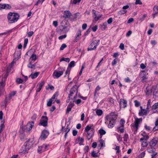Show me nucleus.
Instances as JSON below:
<instances>
[{"label":"nucleus","instance_id":"f257e3e1","mask_svg":"<svg viewBox=\"0 0 158 158\" xmlns=\"http://www.w3.org/2000/svg\"><path fill=\"white\" fill-rule=\"evenodd\" d=\"M34 143V142L33 139H28L25 143L24 146L22 148V152L24 153H27L30 149L32 148Z\"/></svg>","mask_w":158,"mask_h":158},{"label":"nucleus","instance_id":"f03ea898","mask_svg":"<svg viewBox=\"0 0 158 158\" xmlns=\"http://www.w3.org/2000/svg\"><path fill=\"white\" fill-rule=\"evenodd\" d=\"M93 124L87 125L85 129V131L87 132V139L89 140L93 136L95 132L94 129L92 128Z\"/></svg>","mask_w":158,"mask_h":158},{"label":"nucleus","instance_id":"7ed1b4c3","mask_svg":"<svg viewBox=\"0 0 158 158\" xmlns=\"http://www.w3.org/2000/svg\"><path fill=\"white\" fill-rule=\"evenodd\" d=\"M19 15L17 14L10 12L8 15L7 18L10 23H14L17 21Z\"/></svg>","mask_w":158,"mask_h":158},{"label":"nucleus","instance_id":"20e7f679","mask_svg":"<svg viewBox=\"0 0 158 158\" xmlns=\"http://www.w3.org/2000/svg\"><path fill=\"white\" fill-rule=\"evenodd\" d=\"M99 40H95L93 41L89 45L88 48V51L95 50L97 47L99 45Z\"/></svg>","mask_w":158,"mask_h":158},{"label":"nucleus","instance_id":"39448f33","mask_svg":"<svg viewBox=\"0 0 158 158\" xmlns=\"http://www.w3.org/2000/svg\"><path fill=\"white\" fill-rule=\"evenodd\" d=\"M48 120V119L47 117L42 116L40 120L39 125H42L44 127L47 126Z\"/></svg>","mask_w":158,"mask_h":158},{"label":"nucleus","instance_id":"423d86ee","mask_svg":"<svg viewBox=\"0 0 158 158\" xmlns=\"http://www.w3.org/2000/svg\"><path fill=\"white\" fill-rule=\"evenodd\" d=\"M107 120L109 121H113L115 122L117 119V116L115 114V113L112 112L109 114L107 115L106 117Z\"/></svg>","mask_w":158,"mask_h":158},{"label":"nucleus","instance_id":"0eeeda50","mask_svg":"<svg viewBox=\"0 0 158 158\" xmlns=\"http://www.w3.org/2000/svg\"><path fill=\"white\" fill-rule=\"evenodd\" d=\"M77 86L76 85H74L72 88H71L70 90V94H69V96L68 97L69 98V99H70V96H72L73 94L74 93H76V94L77 95Z\"/></svg>","mask_w":158,"mask_h":158},{"label":"nucleus","instance_id":"6e6552de","mask_svg":"<svg viewBox=\"0 0 158 158\" xmlns=\"http://www.w3.org/2000/svg\"><path fill=\"white\" fill-rule=\"evenodd\" d=\"M64 73V70L58 71L56 70L54 71L53 74V76L55 77L56 78H58L61 76Z\"/></svg>","mask_w":158,"mask_h":158},{"label":"nucleus","instance_id":"1a4fd4ad","mask_svg":"<svg viewBox=\"0 0 158 158\" xmlns=\"http://www.w3.org/2000/svg\"><path fill=\"white\" fill-rule=\"evenodd\" d=\"M142 118H135V120L134 122V124L133 125V127L135 128L136 130H137L138 128L139 125V123L142 122Z\"/></svg>","mask_w":158,"mask_h":158},{"label":"nucleus","instance_id":"9d476101","mask_svg":"<svg viewBox=\"0 0 158 158\" xmlns=\"http://www.w3.org/2000/svg\"><path fill=\"white\" fill-rule=\"evenodd\" d=\"M34 125V122L33 121L29 122L26 126V130L28 131L31 130Z\"/></svg>","mask_w":158,"mask_h":158},{"label":"nucleus","instance_id":"9b49d317","mask_svg":"<svg viewBox=\"0 0 158 158\" xmlns=\"http://www.w3.org/2000/svg\"><path fill=\"white\" fill-rule=\"evenodd\" d=\"M5 85L4 81H1L0 82V95L2 94L5 91Z\"/></svg>","mask_w":158,"mask_h":158},{"label":"nucleus","instance_id":"f8f14e48","mask_svg":"<svg viewBox=\"0 0 158 158\" xmlns=\"http://www.w3.org/2000/svg\"><path fill=\"white\" fill-rule=\"evenodd\" d=\"M158 142L157 138H153L149 143L150 146L151 147H155Z\"/></svg>","mask_w":158,"mask_h":158},{"label":"nucleus","instance_id":"ddd939ff","mask_svg":"<svg viewBox=\"0 0 158 158\" xmlns=\"http://www.w3.org/2000/svg\"><path fill=\"white\" fill-rule=\"evenodd\" d=\"M48 135V131L47 130H44L41 132L40 138L41 139L46 138Z\"/></svg>","mask_w":158,"mask_h":158},{"label":"nucleus","instance_id":"4468645a","mask_svg":"<svg viewBox=\"0 0 158 158\" xmlns=\"http://www.w3.org/2000/svg\"><path fill=\"white\" fill-rule=\"evenodd\" d=\"M119 105L121 107L122 106L123 108L126 107L127 106V101L123 99H120Z\"/></svg>","mask_w":158,"mask_h":158},{"label":"nucleus","instance_id":"2eb2a0df","mask_svg":"<svg viewBox=\"0 0 158 158\" xmlns=\"http://www.w3.org/2000/svg\"><path fill=\"white\" fill-rule=\"evenodd\" d=\"M72 14L69 10H65L64 12V14L63 17L65 19L69 18L71 16Z\"/></svg>","mask_w":158,"mask_h":158},{"label":"nucleus","instance_id":"dca6fc26","mask_svg":"<svg viewBox=\"0 0 158 158\" xmlns=\"http://www.w3.org/2000/svg\"><path fill=\"white\" fill-rule=\"evenodd\" d=\"M158 130V118L156 119L155 122V126L153 129V130L155 131Z\"/></svg>","mask_w":158,"mask_h":158},{"label":"nucleus","instance_id":"f3484780","mask_svg":"<svg viewBox=\"0 0 158 158\" xmlns=\"http://www.w3.org/2000/svg\"><path fill=\"white\" fill-rule=\"evenodd\" d=\"M39 74V72H36L33 74L32 73L29 76V77H31L32 79H34Z\"/></svg>","mask_w":158,"mask_h":158},{"label":"nucleus","instance_id":"a211bd4d","mask_svg":"<svg viewBox=\"0 0 158 158\" xmlns=\"http://www.w3.org/2000/svg\"><path fill=\"white\" fill-rule=\"evenodd\" d=\"M109 122L108 125V127L109 128H111L114 127L115 125V122L113 121H109Z\"/></svg>","mask_w":158,"mask_h":158},{"label":"nucleus","instance_id":"6ab92c4d","mask_svg":"<svg viewBox=\"0 0 158 158\" xmlns=\"http://www.w3.org/2000/svg\"><path fill=\"white\" fill-rule=\"evenodd\" d=\"M107 23L105 22L102 24H100V28L102 30H104L107 27Z\"/></svg>","mask_w":158,"mask_h":158},{"label":"nucleus","instance_id":"aec40b11","mask_svg":"<svg viewBox=\"0 0 158 158\" xmlns=\"http://www.w3.org/2000/svg\"><path fill=\"white\" fill-rule=\"evenodd\" d=\"M77 98V96H74L73 98V102H75L77 104H78L81 102V99H79L76 101H75Z\"/></svg>","mask_w":158,"mask_h":158},{"label":"nucleus","instance_id":"412c9836","mask_svg":"<svg viewBox=\"0 0 158 158\" xmlns=\"http://www.w3.org/2000/svg\"><path fill=\"white\" fill-rule=\"evenodd\" d=\"M127 12V10H122L118 11V14L119 15H121L126 13Z\"/></svg>","mask_w":158,"mask_h":158},{"label":"nucleus","instance_id":"4be33fe9","mask_svg":"<svg viewBox=\"0 0 158 158\" xmlns=\"http://www.w3.org/2000/svg\"><path fill=\"white\" fill-rule=\"evenodd\" d=\"M14 62L13 61L11 62L10 64L8 66L7 68V72L9 73L10 70L11 68L12 67L13 64H14Z\"/></svg>","mask_w":158,"mask_h":158},{"label":"nucleus","instance_id":"5701e85b","mask_svg":"<svg viewBox=\"0 0 158 158\" xmlns=\"http://www.w3.org/2000/svg\"><path fill=\"white\" fill-rule=\"evenodd\" d=\"M96 114L98 116H101L103 113L102 110L100 109H97L96 111Z\"/></svg>","mask_w":158,"mask_h":158},{"label":"nucleus","instance_id":"b1692460","mask_svg":"<svg viewBox=\"0 0 158 158\" xmlns=\"http://www.w3.org/2000/svg\"><path fill=\"white\" fill-rule=\"evenodd\" d=\"M37 151L38 152L40 153L44 152V146H43V145L39 147Z\"/></svg>","mask_w":158,"mask_h":158},{"label":"nucleus","instance_id":"393cba45","mask_svg":"<svg viewBox=\"0 0 158 158\" xmlns=\"http://www.w3.org/2000/svg\"><path fill=\"white\" fill-rule=\"evenodd\" d=\"M36 66V64H32L31 62H30L27 65V67L30 68L34 69Z\"/></svg>","mask_w":158,"mask_h":158},{"label":"nucleus","instance_id":"a878e982","mask_svg":"<svg viewBox=\"0 0 158 158\" xmlns=\"http://www.w3.org/2000/svg\"><path fill=\"white\" fill-rule=\"evenodd\" d=\"M155 150V148L153 147H151L148 149L147 151L149 153H152Z\"/></svg>","mask_w":158,"mask_h":158},{"label":"nucleus","instance_id":"bb28decb","mask_svg":"<svg viewBox=\"0 0 158 158\" xmlns=\"http://www.w3.org/2000/svg\"><path fill=\"white\" fill-rule=\"evenodd\" d=\"M75 61H71L69 64L68 67L71 68L72 67L75 66Z\"/></svg>","mask_w":158,"mask_h":158},{"label":"nucleus","instance_id":"cd10ccee","mask_svg":"<svg viewBox=\"0 0 158 158\" xmlns=\"http://www.w3.org/2000/svg\"><path fill=\"white\" fill-rule=\"evenodd\" d=\"M158 108V102L156 103L154 105H152V110H155Z\"/></svg>","mask_w":158,"mask_h":158},{"label":"nucleus","instance_id":"c85d7f7f","mask_svg":"<svg viewBox=\"0 0 158 158\" xmlns=\"http://www.w3.org/2000/svg\"><path fill=\"white\" fill-rule=\"evenodd\" d=\"M4 9L6 10L10 9L11 8V6L10 5L8 4H4Z\"/></svg>","mask_w":158,"mask_h":158},{"label":"nucleus","instance_id":"c756f323","mask_svg":"<svg viewBox=\"0 0 158 158\" xmlns=\"http://www.w3.org/2000/svg\"><path fill=\"white\" fill-rule=\"evenodd\" d=\"M146 94L149 95V94L152 92V90L150 89L148 87L145 90Z\"/></svg>","mask_w":158,"mask_h":158},{"label":"nucleus","instance_id":"7c9ffc66","mask_svg":"<svg viewBox=\"0 0 158 158\" xmlns=\"http://www.w3.org/2000/svg\"><path fill=\"white\" fill-rule=\"evenodd\" d=\"M123 127L120 126L119 127H117V129L118 130V131H119L121 133H123L124 131V129H123Z\"/></svg>","mask_w":158,"mask_h":158},{"label":"nucleus","instance_id":"2f4dec72","mask_svg":"<svg viewBox=\"0 0 158 158\" xmlns=\"http://www.w3.org/2000/svg\"><path fill=\"white\" fill-rule=\"evenodd\" d=\"M149 138V137L148 135H145L143 136V137L141 138L140 139V140L141 141H143V140H145V141L147 140Z\"/></svg>","mask_w":158,"mask_h":158},{"label":"nucleus","instance_id":"473e14b6","mask_svg":"<svg viewBox=\"0 0 158 158\" xmlns=\"http://www.w3.org/2000/svg\"><path fill=\"white\" fill-rule=\"evenodd\" d=\"M99 133L100 135H105L106 133V131L103 129H101L99 131Z\"/></svg>","mask_w":158,"mask_h":158},{"label":"nucleus","instance_id":"72a5a7b5","mask_svg":"<svg viewBox=\"0 0 158 158\" xmlns=\"http://www.w3.org/2000/svg\"><path fill=\"white\" fill-rule=\"evenodd\" d=\"M30 59H32V60L35 61L36 59V56L35 54H32L30 57Z\"/></svg>","mask_w":158,"mask_h":158},{"label":"nucleus","instance_id":"f704fd0d","mask_svg":"<svg viewBox=\"0 0 158 158\" xmlns=\"http://www.w3.org/2000/svg\"><path fill=\"white\" fill-rule=\"evenodd\" d=\"M63 61H64L67 62H69L70 61V59L69 58H62L60 60V61L61 62Z\"/></svg>","mask_w":158,"mask_h":158},{"label":"nucleus","instance_id":"c9c22d12","mask_svg":"<svg viewBox=\"0 0 158 158\" xmlns=\"http://www.w3.org/2000/svg\"><path fill=\"white\" fill-rule=\"evenodd\" d=\"M91 156L93 157H97L98 156L97 153H96V152L94 151L91 152Z\"/></svg>","mask_w":158,"mask_h":158},{"label":"nucleus","instance_id":"e433bc0d","mask_svg":"<svg viewBox=\"0 0 158 158\" xmlns=\"http://www.w3.org/2000/svg\"><path fill=\"white\" fill-rule=\"evenodd\" d=\"M53 102V100L50 98L49 101L47 102V105L48 106H51Z\"/></svg>","mask_w":158,"mask_h":158},{"label":"nucleus","instance_id":"4c0bfd02","mask_svg":"<svg viewBox=\"0 0 158 158\" xmlns=\"http://www.w3.org/2000/svg\"><path fill=\"white\" fill-rule=\"evenodd\" d=\"M11 97L10 96H6L5 100V102L6 104L11 99Z\"/></svg>","mask_w":158,"mask_h":158},{"label":"nucleus","instance_id":"58836bf2","mask_svg":"<svg viewBox=\"0 0 158 158\" xmlns=\"http://www.w3.org/2000/svg\"><path fill=\"white\" fill-rule=\"evenodd\" d=\"M17 82L19 84L23 83V81L20 78H17L16 80Z\"/></svg>","mask_w":158,"mask_h":158},{"label":"nucleus","instance_id":"ea45409f","mask_svg":"<svg viewBox=\"0 0 158 158\" xmlns=\"http://www.w3.org/2000/svg\"><path fill=\"white\" fill-rule=\"evenodd\" d=\"M151 101L150 99H149L148 102L147 104V107L146 108L147 110H149V107L150 106V104L151 103Z\"/></svg>","mask_w":158,"mask_h":158},{"label":"nucleus","instance_id":"a19ab883","mask_svg":"<svg viewBox=\"0 0 158 158\" xmlns=\"http://www.w3.org/2000/svg\"><path fill=\"white\" fill-rule=\"evenodd\" d=\"M125 122V121L123 119H121L120 121V123L121 125L120 126H121L122 127H124Z\"/></svg>","mask_w":158,"mask_h":158},{"label":"nucleus","instance_id":"79ce46f5","mask_svg":"<svg viewBox=\"0 0 158 158\" xmlns=\"http://www.w3.org/2000/svg\"><path fill=\"white\" fill-rule=\"evenodd\" d=\"M8 73L6 72V73L4 75L3 77L2 78V81H4V82L5 81L6 79L7 78L8 76Z\"/></svg>","mask_w":158,"mask_h":158},{"label":"nucleus","instance_id":"37998d69","mask_svg":"<svg viewBox=\"0 0 158 158\" xmlns=\"http://www.w3.org/2000/svg\"><path fill=\"white\" fill-rule=\"evenodd\" d=\"M67 47V45L65 44H63L60 47V49L61 50H62Z\"/></svg>","mask_w":158,"mask_h":158},{"label":"nucleus","instance_id":"c03bdc74","mask_svg":"<svg viewBox=\"0 0 158 158\" xmlns=\"http://www.w3.org/2000/svg\"><path fill=\"white\" fill-rule=\"evenodd\" d=\"M147 15L146 14H144L143 16L140 18L139 20L141 21L142 22L144 20L145 17L147 16Z\"/></svg>","mask_w":158,"mask_h":158},{"label":"nucleus","instance_id":"a18cd8bd","mask_svg":"<svg viewBox=\"0 0 158 158\" xmlns=\"http://www.w3.org/2000/svg\"><path fill=\"white\" fill-rule=\"evenodd\" d=\"M58 94L57 92H56L53 95L52 97L51 98V99L52 100H54L55 98V97H57L58 96Z\"/></svg>","mask_w":158,"mask_h":158},{"label":"nucleus","instance_id":"49530a36","mask_svg":"<svg viewBox=\"0 0 158 158\" xmlns=\"http://www.w3.org/2000/svg\"><path fill=\"white\" fill-rule=\"evenodd\" d=\"M124 140L125 141H127L128 138V135L127 134H125L123 136Z\"/></svg>","mask_w":158,"mask_h":158},{"label":"nucleus","instance_id":"de8ad7c7","mask_svg":"<svg viewBox=\"0 0 158 158\" xmlns=\"http://www.w3.org/2000/svg\"><path fill=\"white\" fill-rule=\"evenodd\" d=\"M135 106L136 107H138L140 106V103L138 101L136 100L134 101Z\"/></svg>","mask_w":158,"mask_h":158},{"label":"nucleus","instance_id":"09e8293b","mask_svg":"<svg viewBox=\"0 0 158 158\" xmlns=\"http://www.w3.org/2000/svg\"><path fill=\"white\" fill-rule=\"evenodd\" d=\"M99 143L101 147L104 146V144H105L104 141L102 139H101L99 140Z\"/></svg>","mask_w":158,"mask_h":158},{"label":"nucleus","instance_id":"8fccbe9b","mask_svg":"<svg viewBox=\"0 0 158 158\" xmlns=\"http://www.w3.org/2000/svg\"><path fill=\"white\" fill-rule=\"evenodd\" d=\"M66 37H67V35L66 34H65L64 35H62L60 36L59 37L58 39H59L60 40H61L63 39L64 38H65Z\"/></svg>","mask_w":158,"mask_h":158},{"label":"nucleus","instance_id":"3c124183","mask_svg":"<svg viewBox=\"0 0 158 158\" xmlns=\"http://www.w3.org/2000/svg\"><path fill=\"white\" fill-rule=\"evenodd\" d=\"M81 30H79L77 34H76V36L78 37H80V36H81Z\"/></svg>","mask_w":158,"mask_h":158},{"label":"nucleus","instance_id":"603ef678","mask_svg":"<svg viewBox=\"0 0 158 158\" xmlns=\"http://www.w3.org/2000/svg\"><path fill=\"white\" fill-rule=\"evenodd\" d=\"M84 66H85V65L84 64H83L82 65L81 68V70L79 73V74L80 76L81 75V74L82 71L84 69Z\"/></svg>","mask_w":158,"mask_h":158},{"label":"nucleus","instance_id":"864d4df0","mask_svg":"<svg viewBox=\"0 0 158 158\" xmlns=\"http://www.w3.org/2000/svg\"><path fill=\"white\" fill-rule=\"evenodd\" d=\"M145 152H143L141 153V154L139 155V157L140 158H143L145 156Z\"/></svg>","mask_w":158,"mask_h":158},{"label":"nucleus","instance_id":"5fc2aeb1","mask_svg":"<svg viewBox=\"0 0 158 158\" xmlns=\"http://www.w3.org/2000/svg\"><path fill=\"white\" fill-rule=\"evenodd\" d=\"M71 69L69 68L68 67L67 68V69L65 72L66 75H67V74H68L69 75V74Z\"/></svg>","mask_w":158,"mask_h":158},{"label":"nucleus","instance_id":"6e6d98bb","mask_svg":"<svg viewBox=\"0 0 158 158\" xmlns=\"http://www.w3.org/2000/svg\"><path fill=\"white\" fill-rule=\"evenodd\" d=\"M119 48L122 50H123L124 48V44L123 43L120 44L119 46Z\"/></svg>","mask_w":158,"mask_h":158},{"label":"nucleus","instance_id":"4d7b16f0","mask_svg":"<svg viewBox=\"0 0 158 158\" xmlns=\"http://www.w3.org/2000/svg\"><path fill=\"white\" fill-rule=\"evenodd\" d=\"M98 29V26L97 25H95L94 27L92 28V30L94 32H95Z\"/></svg>","mask_w":158,"mask_h":158},{"label":"nucleus","instance_id":"13d9d810","mask_svg":"<svg viewBox=\"0 0 158 158\" xmlns=\"http://www.w3.org/2000/svg\"><path fill=\"white\" fill-rule=\"evenodd\" d=\"M16 91H13L9 94V95L11 97L14 96L16 94Z\"/></svg>","mask_w":158,"mask_h":158},{"label":"nucleus","instance_id":"bf43d9fd","mask_svg":"<svg viewBox=\"0 0 158 158\" xmlns=\"http://www.w3.org/2000/svg\"><path fill=\"white\" fill-rule=\"evenodd\" d=\"M142 2L140 0H136V1L135 2V4H140L141 5L142 4Z\"/></svg>","mask_w":158,"mask_h":158},{"label":"nucleus","instance_id":"052dcab7","mask_svg":"<svg viewBox=\"0 0 158 158\" xmlns=\"http://www.w3.org/2000/svg\"><path fill=\"white\" fill-rule=\"evenodd\" d=\"M78 140L80 141L81 142L79 143V144L81 145V144L84 142V139L82 138L79 137Z\"/></svg>","mask_w":158,"mask_h":158},{"label":"nucleus","instance_id":"680f3d73","mask_svg":"<svg viewBox=\"0 0 158 158\" xmlns=\"http://www.w3.org/2000/svg\"><path fill=\"white\" fill-rule=\"evenodd\" d=\"M115 150H116V153H119V149L120 147L119 146H116V148L114 149Z\"/></svg>","mask_w":158,"mask_h":158},{"label":"nucleus","instance_id":"e2e57ef3","mask_svg":"<svg viewBox=\"0 0 158 158\" xmlns=\"http://www.w3.org/2000/svg\"><path fill=\"white\" fill-rule=\"evenodd\" d=\"M34 32L33 31H30L28 33V36L29 37H31L33 34Z\"/></svg>","mask_w":158,"mask_h":158},{"label":"nucleus","instance_id":"0e129e2a","mask_svg":"<svg viewBox=\"0 0 158 158\" xmlns=\"http://www.w3.org/2000/svg\"><path fill=\"white\" fill-rule=\"evenodd\" d=\"M80 38V37H78L76 36H75V38L73 40V42L75 43L77 42L78 40Z\"/></svg>","mask_w":158,"mask_h":158},{"label":"nucleus","instance_id":"69168bd1","mask_svg":"<svg viewBox=\"0 0 158 158\" xmlns=\"http://www.w3.org/2000/svg\"><path fill=\"white\" fill-rule=\"evenodd\" d=\"M153 9L154 11L155 12L154 13L157 14L158 13V9L155 6L154 7Z\"/></svg>","mask_w":158,"mask_h":158},{"label":"nucleus","instance_id":"338daca9","mask_svg":"<svg viewBox=\"0 0 158 158\" xmlns=\"http://www.w3.org/2000/svg\"><path fill=\"white\" fill-rule=\"evenodd\" d=\"M142 145L143 147H147L148 145V143L146 141H143L142 143Z\"/></svg>","mask_w":158,"mask_h":158},{"label":"nucleus","instance_id":"774afa93","mask_svg":"<svg viewBox=\"0 0 158 158\" xmlns=\"http://www.w3.org/2000/svg\"><path fill=\"white\" fill-rule=\"evenodd\" d=\"M113 21V19L112 18H110L107 20V23L108 24H110L112 23Z\"/></svg>","mask_w":158,"mask_h":158}]
</instances>
